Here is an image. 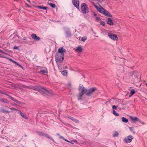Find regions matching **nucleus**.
Wrapping results in <instances>:
<instances>
[{"label": "nucleus", "mask_w": 147, "mask_h": 147, "mask_svg": "<svg viewBox=\"0 0 147 147\" xmlns=\"http://www.w3.org/2000/svg\"><path fill=\"white\" fill-rule=\"evenodd\" d=\"M10 109L12 110H17V109H14V108H10Z\"/></svg>", "instance_id": "a18cd8bd"}, {"label": "nucleus", "mask_w": 147, "mask_h": 147, "mask_svg": "<svg viewBox=\"0 0 147 147\" xmlns=\"http://www.w3.org/2000/svg\"><path fill=\"white\" fill-rule=\"evenodd\" d=\"M37 7L38 8H39L40 9H43V10H45L47 8V7H44V6H37Z\"/></svg>", "instance_id": "4be33fe9"}, {"label": "nucleus", "mask_w": 147, "mask_h": 147, "mask_svg": "<svg viewBox=\"0 0 147 147\" xmlns=\"http://www.w3.org/2000/svg\"><path fill=\"white\" fill-rule=\"evenodd\" d=\"M112 108L113 109H116L117 107L115 105H113V106Z\"/></svg>", "instance_id": "c9c22d12"}, {"label": "nucleus", "mask_w": 147, "mask_h": 147, "mask_svg": "<svg viewBox=\"0 0 147 147\" xmlns=\"http://www.w3.org/2000/svg\"><path fill=\"white\" fill-rule=\"evenodd\" d=\"M108 36L111 39L113 40H117L118 39V37L117 36L111 33H109L108 34Z\"/></svg>", "instance_id": "6e6552de"}, {"label": "nucleus", "mask_w": 147, "mask_h": 147, "mask_svg": "<svg viewBox=\"0 0 147 147\" xmlns=\"http://www.w3.org/2000/svg\"><path fill=\"white\" fill-rule=\"evenodd\" d=\"M112 20L110 18H108L107 22V24L110 25H113L114 23L112 22Z\"/></svg>", "instance_id": "2eb2a0df"}, {"label": "nucleus", "mask_w": 147, "mask_h": 147, "mask_svg": "<svg viewBox=\"0 0 147 147\" xmlns=\"http://www.w3.org/2000/svg\"><path fill=\"white\" fill-rule=\"evenodd\" d=\"M0 101L1 102L8 103L7 99L5 98L0 99Z\"/></svg>", "instance_id": "aec40b11"}, {"label": "nucleus", "mask_w": 147, "mask_h": 147, "mask_svg": "<svg viewBox=\"0 0 147 147\" xmlns=\"http://www.w3.org/2000/svg\"><path fill=\"white\" fill-rule=\"evenodd\" d=\"M135 93V90L134 89H132L130 90V94H131V96L133 95Z\"/></svg>", "instance_id": "c85d7f7f"}, {"label": "nucleus", "mask_w": 147, "mask_h": 147, "mask_svg": "<svg viewBox=\"0 0 147 147\" xmlns=\"http://www.w3.org/2000/svg\"><path fill=\"white\" fill-rule=\"evenodd\" d=\"M118 133L116 131H115L113 135V137H117L118 136Z\"/></svg>", "instance_id": "a878e982"}, {"label": "nucleus", "mask_w": 147, "mask_h": 147, "mask_svg": "<svg viewBox=\"0 0 147 147\" xmlns=\"http://www.w3.org/2000/svg\"><path fill=\"white\" fill-rule=\"evenodd\" d=\"M93 15H94V17L96 18V15L95 13H93Z\"/></svg>", "instance_id": "49530a36"}, {"label": "nucleus", "mask_w": 147, "mask_h": 147, "mask_svg": "<svg viewBox=\"0 0 147 147\" xmlns=\"http://www.w3.org/2000/svg\"><path fill=\"white\" fill-rule=\"evenodd\" d=\"M133 72H134V73H133V74H134V71H133Z\"/></svg>", "instance_id": "bf43d9fd"}, {"label": "nucleus", "mask_w": 147, "mask_h": 147, "mask_svg": "<svg viewBox=\"0 0 147 147\" xmlns=\"http://www.w3.org/2000/svg\"><path fill=\"white\" fill-rule=\"evenodd\" d=\"M100 23L101 25H102L103 26H104L105 25V23L103 21H100Z\"/></svg>", "instance_id": "473e14b6"}, {"label": "nucleus", "mask_w": 147, "mask_h": 147, "mask_svg": "<svg viewBox=\"0 0 147 147\" xmlns=\"http://www.w3.org/2000/svg\"><path fill=\"white\" fill-rule=\"evenodd\" d=\"M27 88H29V86H26Z\"/></svg>", "instance_id": "864d4df0"}, {"label": "nucleus", "mask_w": 147, "mask_h": 147, "mask_svg": "<svg viewBox=\"0 0 147 147\" xmlns=\"http://www.w3.org/2000/svg\"><path fill=\"white\" fill-rule=\"evenodd\" d=\"M26 40V38H24L23 39V40Z\"/></svg>", "instance_id": "3c124183"}, {"label": "nucleus", "mask_w": 147, "mask_h": 147, "mask_svg": "<svg viewBox=\"0 0 147 147\" xmlns=\"http://www.w3.org/2000/svg\"><path fill=\"white\" fill-rule=\"evenodd\" d=\"M133 139V137L131 135L127 137L125 139V140L126 143H130Z\"/></svg>", "instance_id": "1a4fd4ad"}, {"label": "nucleus", "mask_w": 147, "mask_h": 147, "mask_svg": "<svg viewBox=\"0 0 147 147\" xmlns=\"http://www.w3.org/2000/svg\"><path fill=\"white\" fill-rule=\"evenodd\" d=\"M9 60L11 61V62H12V61H13V60L12 59H9Z\"/></svg>", "instance_id": "8fccbe9b"}, {"label": "nucleus", "mask_w": 147, "mask_h": 147, "mask_svg": "<svg viewBox=\"0 0 147 147\" xmlns=\"http://www.w3.org/2000/svg\"><path fill=\"white\" fill-rule=\"evenodd\" d=\"M87 39V38L86 36H84V37H82L81 38V40L83 41L84 42L85 40H86Z\"/></svg>", "instance_id": "2f4dec72"}, {"label": "nucleus", "mask_w": 147, "mask_h": 147, "mask_svg": "<svg viewBox=\"0 0 147 147\" xmlns=\"http://www.w3.org/2000/svg\"><path fill=\"white\" fill-rule=\"evenodd\" d=\"M105 16L110 17H112V15L109 12L107 13L106 14Z\"/></svg>", "instance_id": "cd10ccee"}, {"label": "nucleus", "mask_w": 147, "mask_h": 147, "mask_svg": "<svg viewBox=\"0 0 147 147\" xmlns=\"http://www.w3.org/2000/svg\"><path fill=\"white\" fill-rule=\"evenodd\" d=\"M113 114H114L116 116H118L119 115V114L118 113H117L116 112V111L114 110H113Z\"/></svg>", "instance_id": "c756f323"}, {"label": "nucleus", "mask_w": 147, "mask_h": 147, "mask_svg": "<svg viewBox=\"0 0 147 147\" xmlns=\"http://www.w3.org/2000/svg\"><path fill=\"white\" fill-rule=\"evenodd\" d=\"M19 113L20 114V115H21V116L23 118L26 119H28V118L26 116V115H25L21 111H20V113Z\"/></svg>", "instance_id": "6ab92c4d"}, {"label": "nucleus", "mask_w": 147, "mask_h": 147, "mask_svg": "<svg viewBox=\"0 0 147 147\" xmlns=\"http://www.w3.org/2000/svg\"><path fill=\"white\" fill-rule=\"evenodd\" d=\"M130 118L135 123L137 121H140V120L137 117L130 116Z\"/></svg>", "instance_id": "9d476101"}, {"label": "nucleus", "mask_w": 147, "mask_h": 147, "mask_svg": "<svg viewBox=\"0 0 147 147\" xmlns=\"http://www.w3.org/2000/svg\"><path fill=\"white\" fill-rule=\"evenodd\" d=\"M66 50L63 47H60L58 51L56 53H59V54L64 56V53L65 52Z\"/></svg>", "instance_id": "0eeeda50"}, {"label": "nucleus", "mask_w": 147, "mask_h": 147, "mask_svg": "<svg viewBox=\"0 0 147 147\" xmlns=\"http://www.w3.org/2000/svg\"><path fill=\"white\" fill-rule=\"evenodd\" d=\"M96 20L97 21H99L100 20V17H96Z\"/></svg>", "instance_id": "f704fd0d"}, {"label": "nucleus", "mask_w": 147, "mask_h": 147, "mask_svg": "<svg viewBox=\"0 0 147 147\" xmlns=\"http://www.w3.org/2000/svg\"><path fill=\"white\" fill-rule=\"evenodd\" d=\"M94 6L98 10V11L100 13H101V12L102 11V9H103V8L101 6H100V7L96 5H94Z\"/></svg>", "instance_id": "f3484780"}, {"label": "nucleus", "mask_w": 147, "mask_h": 147, "mask_svg": "<svg viewBox=\"0 0 147 147\" xmlns=\"http://www.w3.org/2000/svg\"><path fill=\"white\" fill-rule=\"evenodd\" d=\"M64 56L59 54V53H56L55 56V60L58 63H62L64 59Z\"/></svg>", "instance_id": "7ed1b4c3"}, {"label": "nucleus", "mask_w": 147, "mask_h": 147, "mask_svg": "<svg viewBox=\"0 0 147 147\" xmlns=\"http://www.w3.org/2000/svg\"><path fill=\"white\" fill-rule=\"evenodd\" d=\"M1 112L3 113H9L10 112V111H7V110L4 109H2L1 110Z\"/></svg>", "instance_id": "b1692460"}, {"label": "nucleus", "mask_w": 147, "mask_h": 147, "mask_svg": "<svg viewBox=\"0 0 147 147\" xmlns=\"http://www.w3.org/2000/svg\"><path fill=\"white\" fill-rule=\"evenodd\" d=\"M72 120L74 121L76 123H78L79 122V121L76 119H72Z\"/></svg>", "instance_id": "72a5a7b5"}, {"label": "nucleus", "mask_w": 147, "mask_h": 147, "mask_svg": "<svg viewBox=\"0 0 147 147\" xmlns=\"http://www.w3.org/2000/svg\"><path fill=\"white\" fill-rule=\"evenodd\" d=\"M12 62L15 64H18V63L13 60Z\"/></svg>", "instance_id": "4c0bfd02"}, {"label": "nucleus", "mask_w": 147, "mask_h": 147, "mask_svg": "<svg viewBox=\"0 0 147 147\" xmlns=\"http://www.w3.org/2000/svg\"><path fill=\"white\" fill-rule=\"evenodd\" d=\"M145 85H146V86H147V83H146L145 84Z\"/></svg>", "instance_id": "5fc2aeb1"}, {"label": "nucleus", "mask_w": 147, "mask_h": 147, "mask_svg": "<svg viewBox=\"0 0 147 147\" xmlns=\"http://www.w3.org/2000/svg\"><path fill=\"white\" fill-rule=\"evenodd\" d=\"M122 119V121L124 123H127L128 121V119L125 118L123 117Z\"/></svg>", "instance_id": "393cba45"}, {"label": "nucleus", "mask_w": 147, "mask_h": 147, "mask_svg": "<svg viewBox=\"0 0 147 147\" xmlns=\"http://www.w3.org/2000/svg\"><path fill=\"white\" fill-rule=\"evenodd\" d=\"M96 90V88L95 87L90 88L86 92V94L87 96H90L92 93Z\"/></svg>", "instance_id": "39448f33"}, {"label": "nucleus", "mask_w": 147, "mask_h": 147, "mask_svg": "<svg viewBox=\"0 0 147 147\" xmlns=\"http://www.w3.org/2000/svg\"><path fill=\"white\" fill-rule=\"evenodd\" d=\"M46 88L41 86H39L36 88H34L33 89L38 91L40 94L44 96H48L50 97L52 96V91L51 90L49 91Z\"/></svg>", "instance_id": "f257e3e1"}, {"label": "nucleus", "mask_w": 147, "mask_h": 147, "mask_svg": "<svg viewBox=\"0 0 147 147\" xmlns=\"http://www.w3.org/2000/svg\"><path fill=\"white\" fill-rule=\"evenodd\" d=\"M66 33L69 36L71 35V34L69 32H66Z\"/></svg>", "instance_id": "a19ab883"}, {"label": "nucleus", "mask_w": 147, "mask_h": 147, "mask_svg": "<svg viewBox=\"0 0 147 147\" xmlns=\"http://www.w3.org/2000/svg\"><path fill=\"white\" fill-rule=\"evenodd\" d=\"M1 93L2 94H4L5 95H6V96H7V94H7V93H6V92H2Z\"/></svg>", "instance_id": "58836bf2"}, {"label": "nucleus", "mask_w": 147, "mask_h": 147, "mask_svg": "<svg viewBox=\"0 0 147 147\" xmlns=\"http://www.w3.org/2000/svg\"><path fill=\"white\" fill-rule=\"evenodd\" d=\"M0 57H2V56H1V54H0Z\"/></svg>", "instance_id": "6e6d98bb"}, {"label": "nucleus", "mask_w": 147, "mask_h": 147, "mask_svg": "<svg viewBox=\"0 0 147 147\" xmlns=\"http://www.w3.org/2000/svg\"><path fill=\"white\" fill-rule=\"evenodd\" d=\"M7 96H8V97L10 99H11L13 101H14V102H17V103H18L19 104L20 103V102H19L18 100H16L15 98H13L12 96H11L9 95L8 94L7 95Z\"/></svg>", "instance_id": "4468645a"}, {"label": "nucleus", "mask_w": 147, "mask_h": 147, "mask_svg": "<svg viewBox=\"0 0 147 147\" xmlns=\"http://www.w3.org/2000/svg\"><path fill=\"white\" fill-rule=\"evenodd\" d=\"M72 144H74V143H71Z\"/></svg>", "instance_id": "4d7b16f0"}, {"label": "nucleus", "mask_w": 147, "mask_h": 147, "mask_svg": "<svg viewBox=\"0 0 147 147\" xmlns=\"http://www.w3.org/2000/svg\"><path fill=\"white\" fill-rule=\"evenodd\" d=\"M123 104L121 103H119L117 106L118 108L119 109H124L123 107H122Z\"/></svg>", "instance_id": "412c9836"}, {"label": "nucleus", "mask_w": 147, "mask_h": 147, "mask_svg": "<svg viewBox=\"0 0 147 147\" xmlns=\"http://www.w3.org/2000/svg\"><path fill=\"white\" fill-rule=\"evenodd\" d=\"M64 140H65V141H66L67 142H70L69 141L67 140H66V139H63Z\"/></svg>", "instance_id": "09e8293b"}, {"label": "nucleus", "mask_w": 147, "mask_h": 147, "mask_svg": "<svg viewBox=\"0 0 147 147\" xmlns=\"http://www.w3.org/2000/svg\"><path fill=\"white\" fill-rule=\"evenodd\" d=\"M0 52H1L2 54H5V53L4 52V51L2 50H0Z\"/></svg>", "instance_id": "c03bdc74"}, {"label": "nucleus", "mask_w": 147, "mask_h": 147, "mask_svg": "<svg viewBox=\"0 0 147 147\" xmlns=\"http://www.w3.org/2000/svg\"><path fill=\"white\" fill-rule=\"evenodd\" d=\"M72 2L74 6L78 9H79V2L78 0H72Z\"/></svg>", "instance_id": "423d86ee"}, {"label": "nucleus", "mask_w": 147, "mask_h": 147, "mask_svg": "<svg viewBox=\"0 0 147 147\" xmlns=\"http://www.w3.org/2000/svg\"><path fill=\"white\" fill-rule=\"evenodd\" d=\"M56 22H59L58 21H56Z\"/></svg>", "instance_id": "13d9d810"}, {"label": "nucleus", "mask_w": 147, "mask_h": 147, "mask_svg": "<svg viewBox=\"0 0 147 147\" xmlns=\"http://www.w3.org/2000/svg\"><path fill=\"white\" fill-rule=\"evenodd\" d=\"M57 135L59 136V138H60L62 139L63 140V139H64V138L63 136H60L59 134H57Z\"/></svg>", "instance_id": "e433bc0d"}, {"label": "nucleus", "mask_w": 147, "mask_h": 147, "mask_svg": "<svg viewBox=\"0 0 147 147\" xmlns=\"http://www.w3.org/2000/svg\"><path fill=\"white\" fill-rule=\"evenodd\" d=\"M68 85L69 86H71V84L70 83L68 84Z\"/></svg>", "instance_id": "603ef678"}, {"label": "nucleus", "mask_w": 147, "mask_h": 147, "mask_svg": "<svg viewBox=\"0 0 147 147\" xmlns=\"http://www.w3.org/2000/svg\"><path fill=\"white\" fill-rule=\"evenodd\" d=\"M50 139H51L53 142H54V140L53 139V138H51V137H50Z\"/></svg>", "instance_id": "de8ad7c7"}, {"label": "nucleus", "mask_w": 147, "mask_h": 147, "mask_svg": "<svg viewBox=\"0 0 147 147\" xmlns=\"http://www.w3.org/2000/svg\"><path fill=\"white\" fill-rule=\"evenodd\" d=\"M13 49H18V48L17 46H15L14 47Z\"/></svg>", "instance_id": "ea45409f"}, {"label": "nucleus", "mask_w": 147, "mask_h": 147, "mask_svg": "<svg viewBox=\"0 0 147 147\" xmlns=\"http://www.w3.org/2000/svg\"><path fill=\"white\" fill-rule=\"evenodd\" d=\"M49 5L53 8H54L55 7L56 5L54 4L50 3H49Z\"/></svg>", "instance_id": "7c9ffc66"}, {"label": "nucleus", "mask_w": 147, "mask_h": 147, "mask_svg": "<svg viewBox=\"0 0 147 147\" xmlns=\"http://www.w3.org/2000/svg\"><path fill=\"white\" fill-rule=\"evenodd\" d=\"M83 49L81 46H79L76 47V51L79 53H81Z\"/></svg>", "instance_id": "ddd939ff"}, {"label": "nucleus", "mask_w": 147, "mask_h": 147, "mask_svg": "<svg viewBox=\"0 0 147 147\" xmlns=\"http://www.w3.org/2000/svg\"><path fill=\"white\" fill-rule=\"evenodd\" d=\"M67 71L66 70H64L62 72V74L63 75L65 76L67 74Z\"/></svg>", "instance_id": "bb28decb"}, {"label": "nucleus", "mask_w": 147, "mask_h": 147, "mask_svg": "<svg viewBox=\"0 0 147 147\" xmlns=\"http://www.w3.org/2000/svg\"><path fill=\"white\" fill-rule=\"evenodd\" d=\"M108 12V11L103 8L102 9V11L101 12V13L103 14L105 16L106 14Z\"/></svg>", "instance_id": "5701e85b"}, {"label": "nucleus", "mask_w": 147, "mask_h": 147, "mask_svg": "<svg viewBox=\"0 0 147 147\" xmlns=\"http://www.w3.org/2000/svg\"><path fill=\"white\" fill-rule=\"evenodd\" d=\"M17 65H18L20 67L22 68V69H23V67L21 65H20V64H19V63H18V64H16Z\"/></svg>", "instance_id": "79ce46f5"}, {"label": "nucleus", "mask_w": 147, "mask_h": 147, "mask_svg": "<svg viewBox=\"0 0 147 147\" xmlns=\"http://www.w3.org/2000/svg\"><path fill=\"white\" fill-rule=\"evenodd\" d=\"M39 73L43 74V73L48 74L47 70V69H45L41 70L39 72Z\"/></svg>", "instance_id": "a211bd4d"}, {"label": "nucleus", "mask_w": 147, "mask_h": 147, "mask_svg": "<svg viewBox=\"0 0 147 147\" xmlns=\"http://www.w3.org/2000/svg\"><path fill=\"white\" fill-rule=\"evenodd\" d=\"M94 6L98 10V11L100 13H101V12L102 11V9H103V8L101 6H100V7L96 5H94Z\"/></svg>", "instance_id": "dca6fc26"}, {"label": "nucleus", "mask_w": 147, "mask_h": 147, "mask_svg": "<svg viewBox=\"0 0 147 147\" xmlns=\"http://www.w3.org/2000/svg\"><path fill=\"white\" fill-rule=\"evenodd\" d=\"M79 90L80 91L78 100H82V97L85 93H86L87 90L82 85L79 86Z\"/></svg>", "instance_id": "f03ea898"}, {"label": "nucleus", "mask_w": 147, "mask_h": 147, "mask_svg": "<svg viewBox=\"0 0 147 147\" xmlns=\"http://www.w3.org/2000/svg\"><path fill=\"white\" fill-rule=\"evenodd\" d=\"M37 133L40 136H43L48 138H50V137L48 136L47 134H45L40 132H37Z\"/></svg>", "instance_id": "f8f14e48"}, {"label": "nucleus", "mask_w": 147, "mask_h": 147, "mask_svg": "<svg viewBox=\"0 0 147 147\" xmlns=\"http://www.w3.org/2000/svg\"><path fill=\"white\" fill-rule=\"evenodd\" d=\"M129 129L131 131H132L133 129V127H130Z\"/></svg>", "instance_id": "37998d69"}, {"label": "nucleus", "mask_w": 147, "mask_h": 147, "mask_svg": "<svg viewBox=\"0 0 147 147\" xmlns=\"http://www.w3.org/2000/svg\"><path fill=\"white\" fill-rule=\"evenodd\" d=\"M80 9L83 14H85L88 12L87 5L84 3H83L81 4Z\"/></svg>", "instance_id": "20e7f679"}, {"label": "nucleus", "mask_w": 147, "mask_h": 147, "mask_svg": "<svg viewBox=\"0 0 147 147\" xmlns=\"http://www.w3.org/2000/svg\"><path fill=\"white\" fill-rule=\"evenodd\" d=\"M31 37L33 39L36 40L38 41L40 40V38L38 36H37L36 35L34 34H32Z\"/></svg>", "instance_id": "9b49d317"}]
</instances>
